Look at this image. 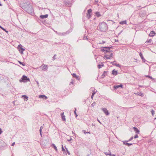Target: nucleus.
I'll list each match as a JSON object with an SVG mask.
<instances>
[{
	"label": "nucleus",
	"mask_w": 156,
	"mask_h": 156,
	"mask_svg": "<svg viewBox=\"0 0 156 156\" xmlns=\"http://www.w3.org/2000/svg\"><path fill=\"white\" fill-rule=\"evenodd\" d=\"M97 28L98 30L101 32H105L107 30V25L105 22H102L99 23Z\"/></svg>",
	"instance_id": "f257e3e1"
},
{
	"label": "nucleus",
	"mask_w": 156,
	"mask_h": 156,
	"mask_svg": "<svg viewBox=\"0 0 156 156\" xmlns=\"http://www.w3.org/2000/svg\"><path fill=\"white\" fill-rule=\"evenodd\" d=\"M22 9L29 14H32L33 13V9L32 7L30 5L27 4L24 5L23 6Z\"/></svg>",
	"instance_id": "f03ea898"
},
{
	"label": "nucleus",
	"mask_w": 156,
	"mask_h": 156,
	"mask_svg": "<svg viewBox=\"0 0 156 156\" xmlns=\"http://www.w3.org/2000/svg\"><path fill=\"white\" fill-rule=\"evenodd\" d=\"M112 48V47H102L101 49V51L106 52V53L108 52H112V51L110 50V49Z\"/></svg>",
	"instance_id": "7ed1b4c3"
},
{
	"label": "nucleus",
	"mask_w": 156,
	"mask_h": 156,
	"mask_svg": "<svg viewBox=\"0 0 156 156\" xmlns=\"http://www.w3.org/2000/svg\"><path fill=\"white\" fill-rule=\"evenodd\" d=\"M19 80L21 82H27L28 81H30V79L28 78L26 76L23 75L22 77Z\"/></svg>",
	"instance_id": "20e7f679"
},
{
	"label": "nucleus",
	"mask_w": 156,
	"mask_h": 156,
	"mask_svg": "<svg viewBox=\"0 0 156 156\" xmlns=\"http://www.w3.org/2000/svg\"><path fill=\"white\" fill-rule=\"evenodd\" d=\"M92 10L91 9L88 10L87 13V17L88 19L90 18L91 15Z\"/></svg>",
	"instance_id": "39448f33"
},
{
	"label": "nucleus",
	"mask_w": 156,
	"mask_h": 156,
	"mask_svg": "<svg viewBox=\"0 0 156 156\" xmlns=\"http://www.w3.org/2000/svg\"><path fill=\"white\" fill-rule=\"evenodd\" d=\"M18 47L19 48V51L21 54H23V51L25 50V49L22 48V46L20 44L18 45Z\"/></svg>",
	"instance_id": "423d86ee"
},
{
	"label": "nucleus",
	"mask_w": 156,
	"mask_h": 156,
	"mask_svg": "<svg viewBox=\"0 0 156 156\" xmlns=\"http://www.w3.org/2000/svg\"><path fill=\"white\" fill-rule=\"evenodd\" d=\"M101 109L106 115H108L109 114V113L106 108H102Z\"/></svg>",
	"instance_id": "0eeeda50"
},
{
	"label": "nucleus",
	"mask_w": 156,
	"mask_h": 156,
	"mask_svg": "<svg viewBox=\"0 0 156 156\" xmlns=\"http://www.w3.org/2000/svg\"><path fill=\"white\" fill-rule=\"evenodd\" d=\"M119 87L122 88L123 87V85L121 84L119 85H115L114 86V89L115 90H116Z\"/></svg>",
	"instance_id": "6e6552de"
},
{
	"label": "nucleus",
	"mask_w": 156,
	"mask_h": 156,
	"mask_svg": "<svg viewBox=\"0 0 156 156\" xmlns=\"http://www.w3.org/2000/svg\"><path fill=\"white\" fill-rule=\"evenodd\" d=\"M108 72V71H104L103 72L102 74L101 75V78H103L104 77L107 75V73Z\"/></svg>",
	"instance_id": "1a4fd4ad"
},
{
	"label": "nucleus",
	"mask_w": 156,
	"mask_h": 156,
	"mask_svg": "<svg viewBox=\"0 0 156 156\" xmlns=\"http://www.w3.org/2000/svg\"><path fill=\"white\" fill-rule=\"evenodd\" d=\"M64 4L65 6H69L71 5V3L69 1L66 0L64 1Z\"/></svg>",
	"instance_id": "9d476101"
},
{
	"label": "nucleus",
	"mask_w": 156,
	"mask_h": 156,
	"mask_svg": "<svg viewBox=\"0 0 156 156\" xmlns=\"http://www.w3.org/2000/svg\"><path fill=\"white\" fill-rule=\"evenodd\" d=\"M123 144H124L128 146H130V145H132L133 144L132 143H127V141H123L122 142Z\"/></svg>",
	"instance_id": "9b49d317"
},
{
	"label": "nucleus",
	"mask_w": 156,
	"mask_h": 156,
	"mask_svg": "<svg viewBox=\"0 0 156 156\" xmlns=\"http://www.w3.org/2000/svg\"><path fill=\"white\" fill-rule=\"evenodd\" d=\"M39 98H43L44 99L46 100L47 99V96L43 95H40L39 96Z\"/></svg>",
	"instance_id": "f8f14e48"
},
{
	"label": "nucleus",
	"mask_w": 156,
	"mask_h": 156,
	"mask_svg": "<svg viewBox=\"0 0 156 156\" xmlns=\"http://www.w3.org/2000/svg\"><path fill=\"white\" fill-rule=\"evenodd\" d=\"M139 55L140 57L141 58L143 62H144L145 61H146L145 59H144V58L143 56V55L141 52H140L139 53Z\"/></svg>",
	"instance_id": "ddd939ff"
},
{
	"label": "nucleus",
	"mask_w": 156,
	"mask_h": 156,
	"mask_svg": "<svg viewBox=\"0 0 156 156\" xmlns=\"http://www.w3.org/2000/svg\"><path fill=\"white\" fill-rule=\"evenodd\" d=\"M134 131L137 134H139L140 133V131L139 129L136 127H133V128Z\"/></svg>",
	"instance_id": "4468645a"
},
{
	"label": "nucleus",
	"mask_w": 156,
	"mask_h": 156,
	"mask_svg": "<svg viewBox=\"0 0 156 156\" xmlns=\"http://www.w3.org/2000/svg\"><path fill=\"white\" fill-rule=\"evenodd\" d=\"M116 62L115 61L113 62H110V63L112 64V65H115L116 66H117V67H120V65L119 64H117V63H115V62Z\"/></svg>",
	"instance_id": "2eb2a0df"
},
{
	"label": "nucleus",
	"mask_w": 156,
	"mask_h": 156,
	"mask_svg": "<svg viewBox=\"0 0 156 156\" xmlns=\"http://www.w3.org/2000/svg\"><path fill=\"white\" fill-rule=\"evenodd\" d=\"M72 75L73 76V77L75 78L77 80H79L80 78L79 77L77 76L75 73H73V74H72Z\"/></svg>",
	"instance_id": "dca6fc26"
},
{
	"label": "nucleus",
	"mask_w": 156,
	"mask_h": 156,
	"mask_svg": "<svg viewBox=\"0 0 156 156\" xmlns=\"http://www.w3.org/2000/svg\"><path fill=\"white\" fill-rule=\"evenodd\" d=\"M64 112H62L61 113V115L62 117V120L65 121L66 120V118H65V116L64 115Z\"/></svg>",
	"instance_id": "f3484780"
},
{
	"label": "nucleus",
	"mask_w": 156,
	"mask_h": 156,
	"mask_svg": "<svg viewBox=\"0 0 156 156\" xmlns=\"http://www.w3.org/2000/svg\"><path fill=\"white\" fill-rule=\"evenodd\" d=\"M48 16V14H45V15H41L40 16V18L41 19H43L47 18Z\"/></svg>",
	"instance_id": "a211bd4d"
},
{
	"label": "nucleus",
	"mask_w": 156,
	"mask_h": 156,
	"mask_svg": "<svg viewBox=\"0 0 156 156\" xmlns=\"http://www.w3.org/2000/svg\"><path fill=\"white\" fill-rule=\"evenodd\" d=\"M72 31V29H69V30H68L67 31L65 32H64V35H65L66 34H69Z\"/></svg>",
	"instance_id": "6ab92c4d"
},
{
	"label": "nucleus",
	"mask_w": 156,
	"mask_h": 156,
	"mask_svg": "<svg viewBox=\"0 0 156 156\" xmlns=\"http://www.w3.org/2000/svg\"><path fill=\"white\" fill-rule=\"evenodd\" d=\"M112 74L114 75H117L118 74V72L117 71L115 70V69H114L112 71Z\"/></svg>",
	"instance_id": "aec40b11"
},
{
	"label": "nucleus",
	"mask_w": 156,
	"mask_h": 156,
	"mask_svg": "<svg viewBox=\"0 0 156 156\" xmlns=\"http://www.w3.org/2000/svg\"><path fill=\"white\" fill-rule=\"evenodd\" d=\"M155 34H156L155 33L154 31H152L150 32V33L149 34V36H150L151 37H153L154 35H155Z\"/></svg>",
	"instance_id": "412c9836"
},
{
	"label": "nucleus",
	"mask_w": 156,
	"mask_h": 156,
	"mask_svg": "<svg viewBox=\"0 0 156 156\" xmlns=\"http://www.w3.org/2000/svg\"><path fill=\"white\" fill-rule=\"evenodd\" d=\"M135 94L137 95L140 96L141 97H143L144 96L143 94L141 92H137Z\"/></svg>",
	"instance_id": "4be33fe9"
},
{
	"label": "nucleus",
	"mask_w": 156,
	"mask_h": 156,
	"mask_svg": "<svg viewBox=\"0 0 156 156\" xmlns=\"http://www.w3.org/2000/svg\"><path fill=\"white\" fill-rule=\"evenodd\" d=\"M43 66V68L42 69V70L44 71H45L47 69L48 66L46 65H42Z\"/></svg>",
	"instance_id": "5701e85b"
},
{
	"label": "nucleus",
	"mask_w": 156,
	"mask_h": 156,
	"mask_svg": "<svg viewBox=\"0 0 156 156\" xmlns=\"http://www.w3.org/2000/svg\"><path fill=\"white\" fill-rule=\"evenodd\" d=\"M101 64H98V67L99 69L101 68V67H103L104 66V65L103 63L101 62Z\"/></svg>",
	"instance_id": "b1692460"
},
{
	"label": "nucleus",
	"mask_w": 156,
	"mask_h": 156,
	"mask_svg": "<svg viewBox=\"0 0 156 156\" xmlns=\"http://www.w3.org/2000/svg\"><path fill=\"white\" fill-rule=\"evenodd\" d=\"M95 15L98 17H99L101 16L100 13L99 12H97L95 13Z\"/></svg>",
	"instance_id": "393cba45"
},
{
	"label": "nucleus",
	"mask_w": 156,
	"mask_h": 156,
	"mask_svg": "<svg viewBox=\"0 0 156 156\" xmlns=\"http://www.w3.org/2000/svg\"><path fill=\"white\" fill-rule=\"evenodd\" d=\"M22 97L24 98V99L26 101H27L28 100V97L26 95H22Z\"/></svg>",
	"instance_id": "a878e982"
},
{
	"label": "nucleus",
	"mask_w": 156,
	"mask_h": 156,
	"mask_svg": "<svg viewBox=\"0 0 156 156\" xmlns=\"http://www.w3.org/2000/svg\"><path fill=\"white\" fill-rule=\"evenodd\" d=\"M119 23L120 24L123 25L124 24H126V20H124L123 21H121Z\"/></svg>",
	"instance_id": "bb28decb"
},
{
	"label": "nucleus",
	"mask_w": 156,
	"mask_h": 156,
	"mask_svg": "<svg viewBox=\"0 0 156 156\" xmlns=\"http://www.w3.org/2000/svg\"><path fill=\"white\" fill-rule=\"evenodd\" d=\"M105 58H106L107 59H110L109 55H108L106 54L104 56Z\"/></svg>",
	"instance_id": "cd10ccee"
},
{
	"label": "nucleus",
	"mask_w": 156,
	"mask_h": 156,
	"mask_svg": "<svg viewBox=\"0 0 156 156\" xmlns=\"http://www.w3.org/2000/svg\"><path fill=\"white\" fill-rule=\"evenodd\" d=\"M52 145L53 147L55 149V150L56 151H57V147L54 144H52Z\"/></svg>",
	"instance_id": "c85d7f7f"
},
{
	"label": "nucleus",
	"mask_w": 156,
	"mask_h": 156,
	"mask_svg": "<svg viewBox=\"0 0 156 156\" xmlns=\"http://www.w3.org/2000/svg\"><path fill=\"white\" fill-rule=\"evenodd\" d=\"M0 28L2 29L3 30L6 32V33H8V31L6 30V29H5V28H4L3 27H2V26H1L0 25Z\"/></svg>",
	"instance_id": "c756f323"
},
{
	"label": "nucleus",
	"mask_w": 156,
	"mask_h": 156,
	"mask_svg": "<svg viewBox=\"0 0 156 156\" xmlns=\"http://www.w3.org/2000/svg\"><path fill=\"white\" fill-rule=\"evenodd\" d=\"M152 42V40L151 39H148L147 41L146 42V43H151Z\"/></svg>",
	"instance_id": "7c9ffc66"
},
{
	"label": "nucleus",
	"mask_w": 156,
	"mask_h": 156,
	"mask_svg": "<svg viewBox=\"0 0 156 156\" xmlns=\"http://www.w3.org/2000/svg\"><path fill=\"white\" fill-rule=\"evenodd\" d=\"M97 92V91L94 89V90H93V93L92 94H93V95H94Z\"/></svg>",
	"instance_id": "2f4dec72"
},
{
	"label": "nucleus",
	"mask_w": 156,
	"mask_h": 156,
	"mask_svg": "<svg viewBox=\"0 0 156 156\" xmlns=\"http://www.w3.org/2000/svg\"><path fill=\"white\" fill-rule=\"evenodd\" d=\"M18 62L20 64L22 65L23 66H25V63L21 62L20 61H18Z\"/></svg>",
	"instance_id": "473e14b6"
},
{
	"label": "nucleus",
	"mask_w": 156,
	"mask_h": 156,
	"mask_svg": "<svg viewBox=\"0 0 156 156\" xmlns=\"http://www.w3.org/2000/svg\"><path fill=\"white\" fill-rule=\"evenodd\" d=\"M146 77H147L151 79L152 80H154V79L151 76L149 75H146Z\"/></svg>",
	"instance_id": "72a5a7b5"
},
{
	"label": "nucleus",
	"mask_w": 156,
	"mask_h": 156,
	"mask_svg": "<svg viewBox=\"0 0 156 156\" xmlns=\"http://www.w3.org/2000/svg\"><path fill=\"white\" fill-rule=\"evenodd\" d=\"M109 153H108L107 152H104V153L106 155H111V153L110 151H109Z\"/></svg>",
	"instance_id": "f704fd0d"
},
{
	"label": "nucleus",
	"mask_w": 156,
	"mask_h": 156,
	"mask_svg": "<svg viewBox=\"0 0 156 156\" xmlns=\"http://www.w3.org/2000/svg\"><path fill=\"white\" fill-rule=\"evenodd\" d=\"M75 111H74V113L76 116V117L78 116V115L76 113V108H75Z\"/></svg>",
	"instance_id": "c9c22d12"
},
{
	"label": "nucleus",
	"mask_w": 156,
	"mask_h": 156,
	"mask_svg": "<svg viewBox=\"0 0 156 156\" xmlns=\"http://www.w3.org/2000/svg\"><path fill=\"white\" fill-rule=\"evenodd\" d=\"M133 136L131 137L128 140H127V142H129L132 140L133 139Z\"/></svg>",
	"instance_id": "e433bc0d"
},
{
	"label": "nucleus",
	"mask_w": 156,
	"mask_h": 156,
	"mask_svg": "<svg viewBox=\"0 0 156 156\" xmlns=\"http://www.w3.org/2000/svg\"><path fill=\"white\" fill-rule=\"evenodd\" d=\"M65 147V148H66V151L67 152V153H68L70 155V153L69 152V151L68 149H67V148L66 147Z\"/></svg>",
	"instance_id": "4c0bfd02"
},
{
	"label": "nucleus",
	"mask_w": 156,
	"mask_h": 156,
	"mask_svg": "<svg viewBox=\"0 0 156 156\" xmlns=\"http://www.w3.org/2000/svg\"><path fill=\"white\" fill-rule=\"evenodd\" d=\"M113 56V54L112 52L110 53V55H109V57H110V59Z\"/></svg>",
	"instance_id": "58836bf2"
},
{
	"label": "nucleus",
	"mask_w": 156,
	"mask_h": 156,
	"mask_svg": "<svg viewBox=\"0 0 156 156\" xmlns=\"http://www.w3.org/2000/svg\"><path fill=\"white\" fill-rule=\"evenodd\" d=\"M96 104V103L95 102H94L91 104V106L92 107H94V106Z\"/></svg>",
	"instance_id": "ea45409f"
},
{
	"label": "nucleus",
	"mask_w": 156,
	"mask_h": 156,
	"mask_svg": "<svg viewBox=\"0 0 156 156\" xmlns=\"http://www.w3.org/2000/svg\"><path fill=\"white\" fill-rule=\"evenodd\" d=\"M56 55H54V56H53V58H52V60H55L56 59V58H55V56H56Z\"/></svg>",
	"instance_id": "a19ab883"
},
{
	"label": "nucleus",
	"mask_w": 156,
	"mask_h": 156,
	"mask_svg": "<svg viewBox=\"0 0 156 156\" xmlns=\"http://www.w3.org/2000/svg\"><path fill=\"white\" fill-rule=\"evenodd\" d=\"M83 131L84 132V133L85 134H86L87 133H90V132H86L85 131H84V130H83Z\"/></svg>",
	"instance_id": "79ce46f5"
},
{
	"label": "nucleus",
	"mask_w": 156,
	"mask_h": 156,
	"mask_svg": "<svg viewBox=\"0 0 156 156\" xmlns=\"http://www.w3.org/2000/svg\"><path fill=\"white\" fill-rule=\"evenodd\" d=\"M84 39L87 40L88 38H87V36H85L83 38Z\"/></svg>",
	"instance_id": "37998d69"
},
{
	"label": "nucleus",
	"mask_w": 156,
	"mask_h": 156,
	"mask_svg": "<svg viewBox=\"0 0 156 156\" xmlns=\"http://www.w3.org/2000/svg\"><path fill=\"white\" fill-rule=\"evenodd\" d=\"M138 137V135L137 134H136V135H135V136H134V138L135 139V138H137Z\"/></svg>",
	"instance_id": "c03bdc74"
},
{
	"label": "nucleus",
	"mask_w": 156,
	"mask_h": 156,
	"mask_svg": "<svg viewBox=\"0 0 156 156\" xmlns=\"http://www.w3.org/2000/svg\"><path fill=\"white\" fill-rule=\"evenodd\" d=\"M151 113H152V115H153L154 114V111L153 110H152Z\"/></svg>",
	"instance_id": "a18cd8bd"
},
{
	"label": "nucleus",
	"mask_w": 156,
	"mask_h": 156,
	"mask_svg": "<svg viewBox=\"0 0 156 156\" xmlns=\"http://www.w3.org/2000/svg\"><path fill=\"white\" fill-rule=\"evenodd\" d=\"M62 151H65V149H64V147H63V145H62Z\"/></svg>",
	"instance_id": "49530a36"
},
{
	"label": "nucleus",
	"mask_w": 156,
	"mask_h": 156,
	"mask_svg": "<svg viewBox=\"0 0 156 156\" xmlns=\"http://www.w3.org/2000/svg\"><path fill=\"white\" fill-rule=\"evenodd\" d=\"M72 81H71V82L70 83V85L71 84H73L74 83L73 82V80L72 79Z\"/></svg>",
	"instance_id": "de8ad7c7"
},
{
	"label": "nucleus",
	"mask_w": 156,
	"mask_h": 156,
	"mask_svg": "<svg viewBox=\"0 0 156 156\" xmlns=\"http://www.w3.org/2000/svg\"><path fill=\"white\" fill-rule=\"evenodd\" d=\"M57 34L58 35L62 36V33H60V32L58 33H57Z\"/></svg>",
	"instance_id": "09e8293b"
},
{
	"label": "nucleus",
	"mask_w": 156,
	"mask_h": 156,
	"mask_svg": "<svg viewBox=\"0 0 156 156\" xmlns=\"http://www.w3.org/2000/svg\"><path fill=\"white\" fill-rule=\"evenodd\" d=\"M2 132V130L0 128V134H1Z\"/></svg>",
	"instance_id": "8fccbe9b"
},
{
	"label": "nucleus",
	"mask_w": 156,
	"mask_h": 156,
	"mask_svg": "<svg viewBox=\"0 0 156 156\" xmlns=\"http://www.w3.org/2000/svg\"><path fill=\"white\" fill-rule=\"evenodd\" d=\"M15 144V142H13V143H12V144L11 145H12V146H14V145Z\"/></svg>",
	"instance_id": "3c124183"
},
{
	"label": "nucleus",
	"mask_w": 156,
	"mask_h": 156,
	"mask_svg": "<svg viewBox=\"0 0 156 156\" xmlns=\"http://www.w3.org/2000/svg\"><path fill=\"white\" fill-rule=\"evenodd\" d=\"M94 95H93V94L91 96V98H92V99H93V97H94Z\"/></svg>",
	"instance_id": "603ef678"
},
{
	"label": "nucleus",
	"mask_w": 156,
	"mask_h": 156,
	"mask_svg": "<svg viewBox=\"0 0 156 156\" xmlns=\"http://www.w3.org/2000/svg\"><path fill=\"white\" fill-rule=\"evenodd\" d=\"M43 128V127L42 126H41L40 127V129H42Z\"/></svg>",
	"instance_id": "864d4df0"
},
{
	"label": "nucleus",
	"mask_w": 156,
	"mask_h": 156,
	"mask_svg": "<svg viewBox=\"0 0 156 156\" xmlns=\"http://www.w3.org/2000/svg\"><path fill=\"white\" fill-rule=\"evenodd\" d=\"M39 132H40V133L41 132H42V129H40Z\"/></svg>",
	"instance_id": "5fc2aeb1"
},
{
	"label": "nucleus",
	"mask_w": 156,
	"mask_h": 156,
	"mask_svg": "<svg viewBox=\"0 0 156 156\" xmlns=\"http://www.w3.org/2000/svg\"><path fill=\"white\" fill-rule=\"evenodd\" d=\"M97 121L100 123V124H101V122H100V121H99V120L98 119H97Z\"/></svg>",
	"instance_id": "6e6d98bb"
},
{
	"label": "nucleus",
	"mask_w": 156,
	"mask_h": 156,
	"mask_svg": "<svg viewBox=\"0 0 156 156\" xmlns=\"http://www.w3.org/2000/svg\"><path fill=\"white\" fill-rule=\"evenodd\" d=\"M62 36H64V34L63 33H62Z\"/></svg>",
	"instance_id": "4d7b16f0"
},
{
	"label": "nucleus",
	"mask_w": 156,
	"mask_h": 156,
	"mask_svg": "<svg viewBox=\"0 0 156 156\" xmlns=\"http://www.w3.org/2000/svg\"><path fill=\"white\" fill-rule=\"evenodd\" d=\"M40 135H41V136H42V134L41 132L40 133Z\"/></svg>",
	"instance_id": "13d9d810"
},
{
	"label": "nucleus",
	"mask_w": 156,
	"mask_h": 156,
	"mask_svg": "<svg viewBox=\"0 0 156 156\" xmlns=\"http://www.w3.org/2000/svg\"><path fill=\"white\" fill-rule=\"evenodd\" d=\"M111 156H115V155L114 154H113L112 155H110Z\"/></svg>",
	"instance_id": "bf43d9fd"
},
{
	"label": "nucleus",
	"mask_w": 156,
	"mask_h": 156,
	"mask_svg": "<svg viewBox=\"0 0 156 156\" xmlns=\"http://www.w3.org/2000/svg\"><path fill=\"white\" fill-rule=\"evenodd\" d=\"M36 82H37V85H38L39 84V83H38V81H36Z\"/></svg>",
	"instance_id": "052dcab7"
},
{
	"label": "nucleus",
	"mask_w": 156,
	"mask_h": 156,
	"mask_svg": "<svg viewBox=\"0 0 156 156\" xmlns=\"http://www.w3.org/2000/svg\"><path fill=\"white\" fill-rule=\"evenodd\" d=\"M105 43V41H103V44H104V43Z\"/></svg>",
	"instance_id": "680f3d73"
},
{
	"label": "nucleus",
	"mask_w": 156,
	"mask_h": 156,
	"mask_svg": "<svg viewBox=\"0 0 156 156\" xmlns=\"http://www.w3.org/2000/svg\"><path fill=\"white\" fill-rule=\"evenodd\" d=\"M89 154H87L86 156H89Z\"/></svg>",
	"instance_id": "e2e57ef3"
},
{
	"label": "nucleus",
	"mask_w": 156,
	"mask_h": 156,
	"mask_svg": "<svg viewBox=\"0 0 156 156\" xmlns=\"http://www.w3.org/2000/svg\"><path fill=\"white\" fill-rule=\"evenodd\" d=\"M55 32L57 34V33H58L57 31H56Z\"/></svg>",
	"instance_id": "0e129e2a"
},
{
	"label": "nucleus",
	"mask_w": 156,
	"mask_h": 156,
	"mask_svg": "<svg viewBox=\"0 0 156 156\" xmlns=\"http://www.w3.org/2000/svg\"><path fill=\"white\" fill-rule=\"evenodd\" d=\"M4 1H6V0H4Z\"/></svg>",
	"instance_id": "69168bd1"
},
{
	"label": "nucleus",
	"mask_w": 156,
	"mask_h": 156,
	"mask_svg": "<svg viewBox=\"0 0 156 156\" xmlns=\"http://www.w3.org/2000/svg\"><path fill=\"white\" fill-rule=\"evenodd\" d=\"M70 140H68V141H69Z\"/></svg>",
	"instance_id": "338daca9"
}]
</instances>
